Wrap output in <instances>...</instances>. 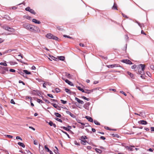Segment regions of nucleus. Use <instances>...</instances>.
I'll list each match as a JSON object with an SVG mask.
<instances>
[{"label":"nucleus","mask_w":154,"mask_h":154,"mask_svg":"<svg viewBox=\"0 0 154 154\" xmlns=\"http://www.w3.org/2000/svg\"><path fill=\"white\" fill-rule=\"evenodd\" d=\"M23 28L27 30L34 32H39L40 30L37 26L30 25L28 23H25L23 25Z\"/></svg>","instance_id":"obj_1"},{"label":"nucleus","mask_w":154,"mask_h":154,"mask_svg":"<svg viewBox=\"0 0 154 154\" xmlns=\"http://www.w3.org/2000/svg\"><path fill=\"white\" fill-rule=\"evenodd\" d=\"M145 67L144 64H140L138 65L137 68L138 72L141 75H143L144 73V71Z\"/></svg>","instance_id":"obj_2"},{"label":"nucleus","mask_w":154,"mask_h":154,"mask_svg":"<svg viewBox=\"0 0 154 154\" xmlns=\"http://www.w3.org/2000/svg\"><path fill=\"white\" fill-rule=\"evenodd\" d=\"M46 36L47 38L49 39H52L56 40H57L58 39V38L57 37L53 35L51 33L47 34Z\"/></svg>","instance_id":"obj_3"},{"label":"nucleus","mask_w":154,"mask_h":154,"mask_svg":"<svg viewBox=\"0 0 154 154\" xmlns=\"http://www.w3.org/2000/svg\"><path fill=\"white\" fill-rule=\"evenodd\" d=\"M106 66L109 68H112L115 67H120L121 68H122V66H121L119 64H114L107 65Z\"/></svg>","instance_id":"obj_4"},{"label":"nucleus","mask_w":154,"mask_h":154,"mask_svg":"<svg viewBox=\"0 0 154 154\" xmlns=\"http://www.w3.org/2000/svg\"><path fill=\"white\" fill-rule=\"evenodd\" d=\"M121 62L125 63L128 64L129 65L132 64V63L128 59H124L122 60H121Z\"/></svg>","instance_id":"obj_5"},{"label":"nucleus","mask_w":154,"mask_h":154,"mask_svg":"<svg viewBox=\"0 0 154 154\" xmlns=\"http://www.w3.org/2000/svg\"><path fill=\"white\" fill-rule=\"evenodd\" d=\"M5 8H2L5 9H6L7 10H16L17 8H19L18 6H14L12 7H5Z\"/></svg>","instance_id":"obj_6"},{"label":"nucleus","mask_w":154,"mask_h":154,"mask_svg":"<svg viewBox=\"0 0 154 154\" xmlns=\"http://www.w3.org/2000/svg\"><path fill=\"white\" fill-rule=\"evenodd\" d=\"M75 100L77 101L79 103L82 104H83L84 103V102L82 100H80L77 97H75Z\"/></svg>","instance_id":"obj_7"},{"label":"nucleus","mask_w":154,"mask_h":154,"mask_svg":"<svg viewBox=\"0 0 154 154\" xmlns=\"http://www.w3.org/2000/svg\"><path fill=\"white\" fill-rule=\"evenodd\" d=\"M85 118L89 122H93V119L92 118L89 116H86Z\"/></svg>","instance_id":"obj_8"},{"label":"nucleus","mask_w":154,"mask_h":154,"mask_svg":"<svg viewBox=\"0 0 154 154\" xmlns=\"http://www.w3.org/2000/svg\"><path fill=\"white\" fill-rule=\"evenodd\" d=\"M139 123L141 124L144 125H146L147 123V122L144 120H141L139 122Z\"/></svg>","instance_id":"obj_9"},{"label":"nucleus","mask_w":154,"mask_h":154,"mask_svg":"<svg viewBox=\"0 0 154 154\" xmlns=\"http://www.w3.org/2000/svg\"><path fill=\"white\" fill-rule=\"evenodd\" d=\"M32 22L36 24H39L41 23V22L40 21L35 19L32 20Z\"/></svg>","instance_id":"obj_10"},{"label":"nucleus","mask_w":154,"mask_h":154,"mask_svg":"<svg viewBox=\"0 0 154 154\" xmlns=\"http://www.w3.org/2000/svg\"><path fill=\"white\" fill-rule=\"evenodd\" d=\"M65 81L66 83H67L69 85L71 86H74L73 84L71 82L69 81L68 80L66 79L65 80Z\"/></svg>","instance_id":"obj_11"},{"label":"nucleus","mask_w":154,"mask_h":154,"mask_svg":"<svg viewBox=\"0 0 154 154\" xmlns=\"http://www.w3.org/2000/svg\"><path fill=\"white\" fill-rule=\"evenodd\" d=\"M66 112L67 114L69 115L72 118H74L75 117L74 115L72 114L70 112L68 111H66Z\"/></svg>","instance_id":"obj_12"},{"label":"nucleus","mask_w":154,"mask_h":154,"mask_svg":"<svg viewBox=\"0 0 154 154\" xmlns=\"http://www.w3.org/2000/svg\"><path fill=\"white\" fill-rule=\"evenodd\" d=\"M112 10H118L116 4L114 3L112 7Z\"/></svg>","instance_id":"obj_13"},{"label":"nucleus","mask_w":154,"mask_h":154,"mask_svg":"<svg viewBox=\"0 0 154 154\" xmlns=\"http://www.w3.org/2000/svg\"><path fill=\"white\" fill-rule=\"evenodd\" d=\"M127 74L129 75L130 76L131 78H132L134 79V74L131 73V72H127Z\"/></svg>","instance_id":"obj_14"},{"label":"nucleus","mask_w":154,"mask_h":154,"mask_svg":"<svg viewBox=\"0 0 154 154\" xmlns=\"http://www.w3.org/2000/svg\"><path fill=\"white\" fill-rule=\"evenodd\" d=\"M48 124L51 126H53L55 128L56 126V125L55 124H54L52 121H50L49 123Z\"/></svg>","instance_id":"obj_15"},{"label":"nucleus","mask_w":154,"mask_h":154,"mask_svg":"<svg viewBox=\"0 0 154 154\" xmlns=\"http://www.w3.org/2000/svg\"><path fill=\"white\" fill-rule=\"evenodd\" d=\"M49 56L53 60H54L56 61H58V59L52 56L49 55Z\"/></svg>","instance_id":"obj_16"},{"label":"nucleus","mask_w":154,"mask_h":154,"mask_svg":"<svg viewBox=\"0 0 154 154\" xmlns=\"http://www.w3.org/2000/svg\"><path fill=\"white\" fill-rule=\"evenodd\" d=\"M93 92V90H86L85 91V92H84L85 93L89 94L91 92Z\"/></svg>","instance_id":"obj_17"},{"label":"nucleus","mask_w":154,"mask_h":154,"mask_svg":"<svg viewBox=\"0 0 154 154\" xmlns=\"http://www.w3.org/2000/svg\"><path fill=\"white\" fill-rule=\"evenodd\" d=\"M55 148H56V149H54V152L56 154H60L59 152H58V149L57 148V147L55 146Z\"/></svg>","instance_id":"obj_18"},{"label":"nucleus","mask_w":154,"mask_h":154,"mask_svg":"<svg viewBox=\"0 0 154 154\" xmlns=\"http://www.w3.org/2000/svg\"><path fill=\"white\" fill-rule=\"evenodd\" d=\"M90 104L89 102L86 103L84 105V107L85 109H87V107L90 105Z\"/></svg>","instance_id":"obj_19"},{"label":"nucleus","mask_w":154,"mask_h":154,"mask_svg":"<svg viewBox=\"0 0 154 154\" xmlns=\"http://www.w3.org/2000/svg\"><path fill=\"white\" fill-rule=\"evenodd\" d=\"M23 17L24 18H26L29 20H31V17L29 15H24L23 16Z\"/></svg>","instance_id":"obj_20"},{"label":"nucleus","mask_w":154,"mask_h":154,"mask_svg":"<svg viewBox=\"0 0 154 154\" xmlns=\"http://www.w3.org/2000/svg\"><path fill=\"white\" fill-rule=\"evenodd\" d=\"M18 144L20 146H21L23 148H24L25 147V146L23 143L21 142H19L18 143Z\"/></svg>","instance_id":"obj_21"},{"label":"nucleus","mask_w":154,"mask_h":154,"mask_svg":"<svg viewBox=\"0 0 154 154\" xmlns=\"http://www.w3.org/2000/svg\"><path fill=\"white\" fill-rule=\"evenodd\" d=\"M95 150L97 152L100 154L102 152V150H100V149H97V148H96L95 149Z\"/></svg>","instance_id":"obj_22"},{"label":"nucleus","mask_w":154,"mask_h":154,"mask_svg":"<svg viewBox=\"0 0 154 154\" xmlns=\"http://www.w3.org/2000/svg\"><path fill=\"white\" fill-rule=\"evenodd\" d=\"M27 11H29L31 13L34 14L35 15L37 13L35 12L34 10H27Z\"/></svg>","instance_id":"obj_23"},{"label":"nucleus","mask_w":154,"mask_h":154,"mask_svg":"<svg viewBox=\"0 0 154 154\" xmlns=\"http://www.w3.org/2000/svg\"><path fill=\"white\" fill-rule=\"evenodd\" d=\"M58 60H61L63 61L65 59V57L63 56H60L58 57Z\"/></svg>","instance_id":"obj_24"},{"label":"nucleus","mask_w":154,"mask_h":154,"mask_svg":"<svg viewBox=\"0 0 154 154\" xmlns=\"http://www.w3.org/2000/svg\"><path fill=\"white\" fill-rule=\"evenodd\" d=\"M54 115L57 117L60 118L61 117V115L58 113L55 112Z\"/></svg>","instance_id":"obj_25"},{"label":"nucleus","mask_w":154,"mask_h":154,"mask_svg":"<svg viewBox=\"0 0 154 154\" xmlns=\"http://www.w3.org/2000/svg\"><path fill=\"white\" fill-rule=\"evenodd\" d=\"M23 72L25 73L26 74H31V72H28L26 70H24L23 71Z\"/></svg>","instance_id":"obj_26"},{"label":"nucleus","mask_w":154,"mask_h":154,"mask_svg":"<svg viewBox=\"0 0 154 154\" xmlns=\"http://www.w3.org/2000/svg\"><path fill=\"white\" fill-rule=\"evenodd\" d=\"M65 91L66 92H67L68 94H71V92L68 89L65 88Z\"/></svg>","instance_id":"obj_27"},{"label":"nucleus","mask_w":154,"mask_h":154,"mask_svg":"<svg viewBox=\"0 0 154 154\" xmlns=\"http://www.w3.org/2000/svg\"><path fill=\"white\" fill-rule=\"evenodd\" d=\"M8 30L11 32H13L14 31V29L10 27H8Z\"/></svg>","instance_id":"obj_28"},{"label":"nucleus","mask_w":154,"mask_h":154,"mask_svg":"<svg viewBox=\"0 0 154 154\" xmlns=\"http://www.w3.org/2000/svg\"><path fill=\"white\" fill-rule=\"evenodd\" d=\"M80 124H81V125H82V126L80 127V128L82 129L84 128V125H85L86 124L81 122L80 123Z\"/></svg>","instance_id":"obj_29"},{"label":"nucleus","mask_w":154,"mask_h":154,"mask_svg":"<svg viewBox=\"0 0 154 154\" xmlns=\"http://www.w3.org/2000/svg\"><path fill=\"white\" fill-rule=\"evenodd\" d=\"M132 146H127L126 147V148H127V149H128L129 150L132 151L133 150L132 148H131Z\"/></svg>","instance_id":"obj_30"},{"label":"nucleus","mask_w":154,"mask_h":154,"mask_svg":"<svg viewBox=\"0 0 154 154\" xmlns=\"http://www.w3.org/2000/svg\"><path fill=\"white\" fill-rule=\"evenodd\" d=\"M78 89L82 91V92H85V90L82 88L78 86L77 87Z\"/></svg>","instance_id":"obj_31"},{"label":"nucleus","mask_w":154,"mask_h":154,"mask_svg":"<svg viewBox=\"0 0 154 154\" xmlns=\"http://www.w3.org/2000/svg\"><path fill=\"white\" fill-rule=\"evenodd\" d=\"M45 149L46 150L47 152H50V150L47 147L46 145H45L44 146Z\"/></svg>","instance_id":"obj_32"},{"label":"nucleus","mask_w":154,"mask_h":154,"mask_svg":"<svg viewBox=\"0 0 154 154\" xmlns=\"http://www.w3.org/2000/svg\"><path fill=\"white\" fill-rule=\"evenodd\" d=\"M143 112H140V114H138L137 113H135L134 114L136 115H138L140 116H143Z\"/></svg>","instance_id":"obj_33"},{"label":"nucleus","mask_w":154,"mask_h":154,"mask_svg":"<svg viewBox=\"0 0 154 154\" xmlns=\"http://www.w3.org/2000/svg\"><path fill=\"white\" fill-rule=\"evenodd\" d=\"M87 142L86 141V140H85V141H84V140H82L81 141V143L82 144H83L84 145H85L86 144V143Z\"/></svg>","instance_id":"obj_34"},{"label":"nucleus","mask_w":154,"mask_h":154,"mask_svg":"<svg viewBox=\"0 0 154 154\" xmlns=\"http://www.w3.org/2000/svg\"><path fill=\"white\" fill-rule=\"evenodd\" d=\"M0 65H1L5 66H7V64L5 62H4V63L1 62L0 63Z\"/></svg>","instance_id":"obj_35"},{"label":"nucleus","mask_w":154,"mask_h":154,"mask_svg":"<svg viewBox=\"0 0 154 154\" xmlns=\"http://www.w3.org/2000/svg\"><path fill=\"white\" fill-rule=\"evenodd\" d=\"M62 131L64 134H65L67 136V137H68L69 138H70V137L69 136V135L67 133H66V132L64 131H63L62 130Z\"/></svg>","instance_id":"obj_36"},{"label":"nucleus","mask_w":154,"mask_h":154,"mask_svg":"<svg viewBox=\"0 0 154 154\" xmlns=\"http://www.w3.org/2000/svg\"><path fill=\"white\" fill-rule=\"evenodd\" d=\"M94 122L95 124L96 125H100V123L98 122L97 120H94Z\"/></svg>","instance_id":"obj_37"},{"label":"nucleus","mask_w":154,"mask_h":154,"mask_svg":"<svg viewBox=\"0 0 154 154\" xmlns=\"http://www.w3.org/2000/svg\"><path fill=\"white\" fill-rule=\"evenodd\" d=\"M51 104L52 105H53V106L54 108H57V106H58L57 104H55V103H51Z\"/></svg>","instance_id":"obj_38"},{"label":"nucleus","mask_w":154,"mask_h":154,"mask_svg":"<svg viewBox=\"0 0 154 154\" xmlns=\"http://www.w3.org/2000/svg\"><path fill=\"white\" fill-rule=\"evenodd\" d=\"M136 22L139 25V26L141 27L142 28V27L143 26V25L142 24H140L139 22L138 21H136Z\"/></svg>","instance_id":"obj_39"},{"label":"nucleus","mask_w":154,"mask_h":154,"mask_svg":"<svg viewBox=\"0 0 154 154\" xmlns=\"http://www.w3.org/2000/svg\"><path fill=\"white\" fill-rule=\"evenodd\" d=\"M37 102L39 103H43V102L40 99H38L37 100Z\"/></svg>","instance_id":"obj_40"},{"label":"nucleus","mask_w":154,"mask_h":154,"mask_svg":"<svg viewBox=\"0 0 154 154\" xmlns=\"http://www.w3.org/2000/svg\"><path fill=\"white\" fill-rule=\"evenodd\" d=\"M63 37H66V38H72H72V37H70V36H68V35H63Z\"/></svg>","instance_id":"obj_41"},{"label":"nucleus","mask_w":154,"mask_h":154,"mask_svg":"<svg viewBox=\"0 0 154 154\" xmlns=\"http://www.w3.org/2000/svg\"><path fill=\"white\" fill-rule=\"evenodd\" d=\"M62 128H63V129H65V130L67 131H70V130L68 128H66V127H61Z\"/></svg>","instance_id":"obj_42"},{"label":"nucleus","mask_w":154,"mask_h":154,"mask_svg":"<svg viewBox=\"0 0 154 154\" xmlns=\"http://www.w3.org/2000/svg\"><path fill=\"white\" fill-rule=\"evenodd\" d=\"M60 101H61V103L63 104H66L67 103V101H64L63 100H61Z\"/></svg>","instance_id":"obj_43"},{"label":"nucleus","mask_w":154,"mask_h":154,"mask_svg":"<svg viewBox=\"0 0 154 154\" xmlns=\"http://www.w3.org/2000/svg\"><path fill=\"white\" fill-rule=\"evenodd\" d=\"M82 98L83 99H85V100H88H88H89V98H86V97H85V96H82Z\"/></svg>","instance_id":"obj_44"},{"label":"nucleus","mask_w":154,"mask_h":154,"mask_svg":"<svg viewBox=\"0 0 154 154\" xmlns=\"http://www.w3.org/2000/svg\"><path fill=\"white\" fill-rule=\"evenodd\" d=\"M5 136H6L7 137L10 138H13V136L11 135H5Z\"/></svg>","instance_id":"obj_45"},{"label":"nucleus","mask_w":154,"mask_h":154,"mask_svg":"<svg viewBox=\"0 0 154 154\" xmlns=\"http://www.w3.org/2000/svg\"><path fill=\"white\" fill-rule=\"evenodd\" d=\"M55 119L56 120H57V121H59V122H62V121L61 119H59L58 118H56Z\"/></svg>","instance_id":"obj_46"},{"label":"nucleus","mask_w":154,"mask_h":154,"mask_svg":"<svg viewBox=\"0 0 154 154\" xmlns=\"http://www.w3.org/2000/svg\"><path fill=\"white\" fill-rule=\"evenodd\" d=\"M74 144L77 145L79 146L80 145V143H77V141H75L74 142Z\"/></svg>","instance_id":"obj_47"},{"label":"nucleus","mask_w":154,"mask_h":154,"mask_svg":"<svg viewBox=\"0 0 154 154\" xmlns=\"http://www.w3.org/2000/svg\"><path fill=\"white\" fill-rule=\"evenodd\" d=\"M18 8H17V9H20L21 10H24V7L23 8V6H20L18 7Z\"/></svg>","instance_id":"obj_48"},{"label":"nucleus","mask_w":154,"mask_h":154,"mask_svg":"<svg viewBox=\"0 0 154 154\" xmlns=\"http://www.w3.org/2000/svg\"><path fill=\"white\" fill-rule=\"evenodd\" d=\"M47 95H48V97H51V98H54V97H53V96L51 94H47Z\"/></svg>","instance_id":"obj_49"},{"label":"nucleus","mask_w":154,"mask_h":154,"mask_svg":"<svg viewBox=\"0 0 154 154\" xmlns=\"http://www.w3.org/2000/svg\"><path fill=\"white\" fill-rule=\"evenodd\" d=\"M2 27L4 29L7 30L8 29V27L7 26H3Z\"/></svg>","instance_id":"obj_50"},{"label":"nucleus","mask_w":154,"mask_h":154,"mask_svg":"<svg viewBox=\"0 0 154 154\" xmlns=\"http://www.w3.org/2000/svg\"><path fill=\"white\" fill-rule=\"evenodd\" d=\"M87 138V137L86 136H82L81 137V139H82L85 140Z\"/></svg>","instance_id":"obj_51"},{"label":"nucleus","mask_w":154,"mask_h":154,"mask_svg":"<svg viewBox=\"0 0 154 154\" xmlns=\"http://www.w3.org/2000/svg\"><path fill=\"white\" fill-rule=\"evenodd\" d=\"M43 100H44L47 103H50V102L49 101L46 99H43Z\"/></svg>","instance_id":"obj_52"},{"label":"nucleus","mask_w":154,"mask_h":154,"mask_svg":"<svg viewBox=\"0 0 154 154\" xmlns=\"http://www.w3.org/2000/svg\"><path fill=\"white\" fill-rule=\"evenodd\" d=\"M66 75L67 76L68 78H69L70 77V74L69 73H66Z\"/></svg>","instance_id":"obj_53"},{"label":"nucleus","mask_w":154,"mask_h":154,"mask_svg":"<svg viewBox=\"0 0 154 154\" xmlns=\"http://www.w3.org/2000/svg\"><path fill=\"white\" fill-rule=\"evenodd\" d=\"M11 103L14 104H15L14 100L12 99L11 100Z\"/></svg>","instance_id":"obj_54"},{"label":"nucleus","mask_w":154,"mask_h":154,"mask_svg":"<svg viewBox=\"0 0 154 154\" xmlns=\"http://www.w3.org/2000/svg\"><path fill=\"white\" fill-rule=\"evenodd\" d=\"M9 71L11 72H15V70L14 69H11L9 70Z\"/></svg>","instance_id":"obj_55"},{"label":"nucleus","mask_w":154,"mask_h":154,"mask_svg":"<svg viewBox=\"0 0 154 154\" xmlns=\"http://www.w3.org/2000/svg\"><path fill=\"white\" fill-rule=\"evenodd\" d=\"M16 139H19V140H22V139L19 136H17L16 137Z\"/></svg>","instance_id":"obj_56"},{"label":"nucleus","mask_w":154,"mask_h":154,"mask_svg":"<svg viewBox=\"0 0 154 154\" xmlns=\"http://www.w3.org/2000/svg\"><path fill=\"white\" fill-rule=\"evenodd\" d=\"M137 66L135 65H134L131 66V68L132 69H134L136 68Z\"/></svg>","instance_id":"obj_57"},{"label":"nucleus","mask_w":154,"mask_h":154,"mask_svg":"<svg viewBox=\"0 0 154 154\" xmlns=\"http://www.w3.org/2000/svg\"><path fill=\"white\" fill-rule=\"evenodd\" d=\"M120 92L121 93L123 94L125 96H126L127 95V94H126L125 93V92H124L123 91H120Z\"/></svg>","instance_id":"obj_58"},{"label":"nucleus","mask_w":154,"mask_h":154,"mask_svg":"<svg viewBox=\"0 0 154 154\" xmlns=\"http://www.w3.org/2000/svg\"><path fill=\"white\" fill-rule=\"evenodd\" d=\"M150 68L151 69H152L153 70H154V66H153L152 65H150Z\"/></svg>","instance_id":"obj_59"},{"label":"nucleus","mask_w":154,"mask_h":154,"mask_svg":"<svg viewBox=\"0 0 154 154\" xmlns=\"http://www.w3.org/2000/svg\"><path fill=\"white\" fill-rule=\"evenodd\" d=\"M56 91L57 92H59L60 91V90L58 88H56Z\"/></svg>","instance_id":"obj_60"},{"label":"nucleus","mask_w":154,"mask_h":154,"mask_svg":"<svg viewBox=\"0 0 154 154\" xmlns=\"http://www.w3.org/2000/svg\"><path fill=\"white\" fill-rule=\"evenodd\" d=\"M24 10H32V9H30V8L28 6L26 8H25Z\"/></svg>","instance_id":"obj_61"},{"label":"nucleus","mask_w":154,"mask_h":154,"mask_svg":"<svg viewBox=\"0 0 154 154\" xmlns=\"http://www.w3.org/2000/svg\"><path fill=\"white\" fill-rule=\"evenodd\" d=\"M122 15L124 17H125L126 18H128V17L123 13H122Z\"/></svg>","instance_id":"obj_62"},{"label":"nucleus","mask_w":154,"mask_h":154,"mask_svg":"<svg viewBox=\"0 0 154 154\" xmlns=\"http://www.w3.org/2000/svg\"><path fill=\"white\" fill-rule=\"evenodd\" d=\"M36 69L35 66H33L32 67V70H35Z\"/></svg>","instance_id":"obj_63"},{"label":"nucleus","mask_w":154,"mask_h":154,"mask_svg":"<svg viewBox=\"0 0 154 154\" xmlns=\"http://www.w3.org/2000/svg\"><path fill=\"white\" fill-rule=\"evenodd\" d=\"M151 131H154V127H151Z\"/></svg>","instance_id":"obj_64"}]
</instances>
